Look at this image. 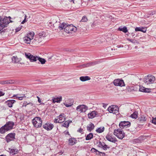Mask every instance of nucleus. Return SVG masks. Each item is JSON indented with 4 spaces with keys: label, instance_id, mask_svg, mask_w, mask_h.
Listing matches in <instances>:
<instances>
[{
    "label": "nucleus",
    "instance_id": "nucleus-1",
    "mask_svg": "<svg viewBox=\"0 0 156 156\" xmlns=\"http://www.w3.org/2000/svg\"><path fill=\"white\" fill-rule=\"evenodd\" d=\"M58 28L60 30L64 29V31L66 33L69 34L72 32H75L77 30V28L72 24L66 25L64 23H60Z\"/></svg>",
    "mask_w": 156,
    "mask_h": 156
},
{
    "label": "nucleus",
    "instance_id": "nucleus-2",
    "mask_svg": "<svg viewBox=\"0 0 156 156\" xmlns=\"http://www.w3.org/2000/svg\"><path fill=\"white\" fill-rule=\"evenodd\" d=\"M11 19V18L10 16L5 17L2 20H1L2 18L0 16V26H1V27H5L9 23L13 22V21L10 20Z\"/></svg>",
    "mask_w": 156,
    "mask_h": 156
},
{
    "label": "nucleus",
    "instance_id": "nucleus-3",
    "mask_svg": "<svg viewBox=\"0 0 156 156\" xmlns=\"http://www.w3.org/2000/svg\"><path fill=\"white\" fill-rule=\"evenodd\" d=\"M34 126L36 128H39L41 126L42 121L41 118L39 117H36L32 120Z\"/></svg>",
    "mask_w": 156,
    "mask_h": 156
},
{
    "label": "nucleus",
    "instance_id": "nucleus-4",
    "mask_svg": "<svg viewBox=\"0 0 156 156\" xmlns=\"http://www.w3.org/2000/svg\"><path fill=\"white\" fill-rule=\"evenodd\" d=\"M155 79V77L154 76L148 75L145 77L144 79V82L147 85L151 84L154 83Z\"/></svg>",
    "mask_w": 156,
    "mask_h": 156
},
{
    "label": "nucleus",
    "instance_id": "nucleus-5",
    "mask_svg": "<svg viewBox=\"0 0 156 156\" xmlns=\"http://www.w3.org/2000/svg\"><path fill=\"white\" fill-rule=\"evenodd\" d=\"M122 129L120 128L115 129L114 132V135L120 139H122L125 136V133Z\"/></svg>",
    "mask_w": 156,
    "mask_h": 156
},
{
    "label": "nucleus",
    "instance_id": "nucleus-6",
    "mask_svg": "<svg viewBox=\"0 0 156 156\" xmlns=\"http://www.w3.org/2000/svg\"><path fill=\"white\" fill-rule=\"evenodd\" d=\"M131 123L128 121H124L121 122L119 123V126L120 128L121 129H125L126 130L129 131V129L128 128L130 126Z\"/></svg>",
    "mask_w": 156,
    "mask_h": 156
},
{
    "label": "nucleus",
    "instance_id": "nucleus-7",
    "mask_svg": "<svg viewBox=\"0 0 156 156\" xmlns=\"http://www.w3.org/2000/svg\"><path fill=\"white\" fill-rule=\"evenodd\" d=\"M15 135V133H10L7 134L5 137L7 143H9L11 141H14L16 140Z\"/></svg>",
    "mask_w": 156,
    "mask_h": 156
},
{
    "label": "nucleus",
    "instance_id": "nucleus-8",
    "mask_svg": "<svg viewBox=\"0 0 156 156\" xmlns=\"http://www.w3.org/2000/svg\"><path fill=\"white\" fill-rule=\"evenodd\" d=\"M119 108L118 106L112 105L108 108V110L110 113H113L114 114H118L119 112Z\"/></svg>",
    "mask_w": 156,
    "mask_h": 156
},
{
    "label": "nucleus",
    "instance_id": "nucleus-9",
    "mask_svg": "<svg viewBox=\"0 0 156 156\" xmlns=\"http://www.w3.org/2000/svg\"><path fill=\"white\" fill-rule=\"evenodd\" d=\"M88 109V107L84 105H79L76 108V110L80 113L85 112Z\"/></svg>",
    "mask_w": 156,
    "mask_h": 156
},
{
    "label": "nucleus",
    "instance_id": "nucleus-10",
    "mask_svg": "<svg viewBox=\"0 0 156 156\" xmlns=\"http://www.w3.org/2000/svg\"><path fill=\"white\" fill-rule=\"evenodd\" d=\"M114 84L115 86L121 87L125 86L124 81L122 80L118 79L115 80L113 81Z\"/></svg>",
    "mask_w": 156,
    "mask_h": 156
},
{
    "label": "nucleus",
    "instance_id": "nucleus-11",
    "mask_svg": "<svg viewBox=\"0 0 156 156\" xmlns=\"http://www.w3.org/2000/svg\"><path fill=\"white\" fill-rule=\"evenodd\" d=\"M25 55L26 58H28L30 62H35L37 60V56H34L30 53H25Z\"/></svg>",
    "mask_w": 156,
    "mask_h": 156
},
{
    "label": "nucleus",
    "instance_id": "nucleus-12",
    "mask_svg": "<svg viewBox=\"0 0 156 156\" xmlns=\"http://www.w3.org/2000/svg\"><path fill=\"white\" fill-rule=\"evenodd\" d=\"M105 138L108 140L112 143H115L117 141L116 138L112 135L108 134L106 136Z\"/></svg>",
    "mask_w": 156,
    "mask_h": 156
},
{
    "label": "nucleus",
    "instance_id": "nucleus-13",
    "mask_svg": "<svg viewBox=\"0 0 156 156\" xmlns=\"http://www.w3.org/2000/svg\"><path fill=\"white\" fill-rule=\"evenodd\" d=\"M43 127L45 129L48 131L51 130L54 127L53 124L51 123H46L43 126Z\"/></svg>",
    "mask_w": 156,
    "mask_h": 156
},
{
    "label": "nucleus",
    "instance_id": "nucleus-14",
    "mask_svg": "<svg viewBox=\"0 0 156 156\" xmlns=\"http://www.w3.org/2000/svg\"><path fill=\"white\" fill-rule=\"evenodd\" d=\"M14 125V123L13 122L9 121L7 122L5 125V127L8 131L11 130L13 128V126Z\"/></svg>",
    "mask_w": 156,
    "mask_h": 156
},
{
    "label": "nucleus",
    "instance_id": "nucleus-15",
    "mask_svg": "<svg viewBox=\"0 0 156 156\" xmlns=\"http://www.w3.org/2000/svg\"><path fill=\"white\" fill-rule=\"evenodd\" d=\"M98 146L99 147L102 148L105 150H107L108 149H109L110 148V147L108 146L104 142H102L100 141Z\"/></svg>",
    "mask_w": 156,
    "mask_h": 156
},
{
    "label": "nucleus",
    "instance_id": "nucleus-16",
    "mask_svg": "<svg viewBox=\"0 0 156 156\" xmlns=\"http://www.w3.org/2000/svg\"><path fill=\"white\" fill-rule=\"evenodd\" d=\"M16 101L14 100H10L5 101V103L9 108H11L13 106V104L15 103Z\"/></svg>",
    "mask_w": 156,
    "mask_h": 156
},
{
    "label": "nucleus",
    "instance_id": "nucleus-17",
    "mask_svg": "<svg viewBox=\"0 0 156 156\" xmlns=\"http://www.w3.org/2000/svg\"><path fill=\"white\" fill-rule=\"evenodd\" d=\"M11 59L12 62L14 63H18L21 60V58H18L16 56H13L12 58Z\"/></svg>",
    "mask_w": 156,
    "mask_h": 156
},
{
    "label": "nucleus",
    "instance_id": "nucleus-18",
    "mask_svg": "<svg viewBox=\"0 0 156 156\" xmlns=\"http://www.w3.org/2000/svg\"><path fill=\"white\" fill-rule=\"evenodd\" d=\"M98 112L95 111H93L90 113L88 114V118L89 119H92L96 116L97 115Z\"/></svg>",
    "mask_w": 156,
    "mask_h": 156
},
{
    "label": "nucleus",
    "instance_id": "nucleus-19",
    "mask_svg": "<svg viewBox=\"0 0 156 156\" xmlns=\"http://www.w3.org/2000/svg\"><path fill=\"white\" fill-rule=\"evenodd\" d=\"M94 124L91 122L87 126V130L88 131L90 132L94 129Z\"/></svg>",
    "mask_w": 156,
    "mask_h": 156
},
{
    "label": "nucleus",
    "instance_id": "nucleus-20",
    "mask_svg": "<svg viewBox=\"0 0 156 156\" xmlns=\"http://www.w3.org/2000/svg\"><path fill=\"white\" fill-rule=\"evenodd\" d=\"M42 37H36L34 39V42L36 44H37L41 42L44 39H42Z\"/></svg>",
    "mask_w": 156,
    "mask_h": 156
},
{
    "label": "nucleus",
    "instance_id": "nucleus-21",
    "mask_svg": "<svg viewBox=\"0 0 156 156\" xmlns=\"http://www.w3.org/2000/svg\"><path fill=\"white\" fill-rule=\"evenodd\" d=\"M8 149L10 153L12 155L16 154L18 153V150L17 149H11L9 148Z\"/></svg>",
    "mask_w": 156,
    "mask_h": 156
},
{
    "label": "nucleus",
    "instance_id": "nucleus-22",
    "mask_svg": "<svg viewBox=\"0 0 156 156\" xmlns=\"http://www.w3.org/2000/svg\"><path fill=\"white\" fill-rule=\"evenodd\" d=\"M76 141V140L75 138H71L69 140V144L71 145H73L75 144Z\"/></svg>",
    "mask_w": 156,
    "mask_h": 156
},
{
    "label": "nucleus",
    "instance_id": "nucleus-23",
    "mask_svg": "<svg viewBox=\"0 0 156 156\" xmlns=\"http://www.w3.org/2000/svg\"><path fill=\"white\" fill-rule=\"evenodd\" d=\"M80 80L83 82H84L86 81L90 80V78L88 76H82L80 77Z\"/></svg>",
    "mask_w": 156,
    "mask_h": 156
},
{
    "label": "nucleus",
    "instance_id": "nucleus-24",
    "mask_svg": "<svg viewBox=\"0 0 156 156\" xmlns=\"http://www.w3.org/2000/svg\"><path fill=\"white\" fill-rule=\"evenodd\" d=\"M139 90L141 92L147 93L149 92L150 91L149 89L146 88L141 86H140Z\"/></svg>",
    "mask_w": 156,
    "mask_h": 156
},
{
    "label": "nucleus",
    "instance_id": "nucleus-25",
    "mask_svg": "<svg viewBox=\"0 0 156 156\" xmlns=\"http://www.w3.org/2000/svg\"><path fill=\"white\" fill-rule=\"evenodd\" d=\"M72 122V121L70 120L66 121L62 125V126L68 128L69 126V124L71 123Z\"/></svg>",
    "mask_w": 156,
    "mask_h": 156
},
{
    "label": "nucleus",
    "instance_id": "nucleus-26",
    "mask_svg": "<svg viewBox=\"0 0 156 156\" xmlns=\"http://www.w3.org/2000/svg\"><path fill=\"white\" fill-rule=\"evenodd\" d=\"M12 83V81L11 80H7L5 81H0V84L2 85L11 84Z\"/></svg>",
    "mask_w": 156,
    "mask_h": 156
},
{
    "label": "nucleus",
    "instance_id": "nucleus-27",
    "mask_svg": "<svg viewBox=\"0 0 156 156\" xmlns=\"http://www.w3.org/2000/svg\"><path fill=\"white\" fill-rule=\"evenodd\" d=\"M118 30L119 31H122L125 33H126L128 32V30L126 27H120L118 28Z\"/></svg>",
    "mask_w": 156,
    "mask_h": 156
},
{
    "label": "nucleus",
    "instance_id": "nucleus-28",
    "mask_svg": "<svg viewBox=\"0 0 156 156\" xmlns=\"http://www.w3.org/2000/svg\"><path fill=\"white\" fill-rule=\"evenodd\" d=\"M8 131L5 125L0 128V133L2 134H4L6 132Z\"/></svg>",
    "mask_w": 156,
    "mask_h": 156
},
{
    "label": "nucleus",
    "instance_id": "nucleus-29",
    "mask_svg": "<svg viewBox=\"0 0 156 156\" xmlns=\"http://www.w3.org/2000/svg\"><path fill=\"white\" fill-rule=\"evenodd\" d=\"M31 38H29L28 37H27L26 36L24 37L23 40L27 44H29L31 42Z\"/></svg>",
    "mask_w": 156,
    "mask_h": 156
},
{
    "label": "nucleus",
    "instance_id": "nucleus-30",
    "mask_svg": "<svg viewBox=\"0 0 156 156\" xmlns=\"http://www.w3.org/2000/svg\"><path fill=\"white\" fill-rule=\"evenodd\" d=\"M62 100V97H57L56 98H54L53 99V101L54 103H59Z\"/></svg>",
    "mask_w": 156,
    "mask_h": 156
},
{
    "label": "nucleus",
    "instance_id": "nucleus-31",
    "mask_svg": "<svg viewBox=\"0 0 156 156\" xmlns=\"http://www.w3.org/2000/svg\"><path fill=\"white\" fill-rule=\"evenodd\" d=\"M65 115L64 113L61 114L59 116V121H62L64 122L65 119L66 118L65 117Z\"/></svg>",
    "mask_w": 156,
    "mask_h": 156
},
{
    "label": "nucleus",
    "instance_id": "nucleus-32",
    "mask_svg": "<svg viewBox=\"0 0 156 156\" xmlns=\"http://www.w3.org/2000/svg\"><path fill=\"white\" fill-rule=\"evenodd\" d=\"M93 137V134L92 133H90L88 134L86 137V140H90Z\"/></svg>",
    "mask_w": 156,
    "mask_h": 156
},
{
    "label": "nucleus",
    "instance_id": "nucleus-33",
    "mask_svg": "<svg viewBox=\"0 0 156 156\" xmlns=\"http://www.w3.org/2000/svg\"><path fill=\"white\" fill-rule=\"evenodd\" d=\"M138 112L136 111H135L131 115L130 117L132 118L136 119L138 117Z\"/></svg>",
    "mask_w": 156,
    "mask_h": 156
},
{
    "label": "nucleus",
    "instance_id": "nucleus-34",
    "mask_svg": "<svg viewBox=\"0 0 156 156\" xmlns=\"http://www.w3.org/2000/svg\"><path fill=\"white\" fill-rule=\"evenodd\" d=\"M37 60H38L42 64H44L46 62V60L44 59L41 58L38 56H37Z\"/></svg>",
    "mask_w": 156,
    "mask_h": 156
},
{
    "label": "nucleus",
    "instance_id": "nucleus-35",
    "mask_svg": "<svg viewBox=\"0 0 156 156\" xmlns=\"http://www.w3.org/2000/svg\"><path fill=\"white\" fill-rule=\"evenodd\" d=\"M46 34L44 32H41L38 34L37 36V37H42V39H44V37L46 36Z\"/></svg>",
    "mask_w": 156,
    "mask_h": 156
},
{
    "label": "nucleus",
    "instance_id": "nucleus-36",
    "mask_svg": "<svg viewBox=\"0 0 156 156\" xmlns=\"http://www.w3.org/2000/svg\"><path fill=\"white\" fill-rule=\"evenodd\" d=\"M105 129V128L104 127H99L97 129L96 131L98 133H100L103 132Z\"/></svg>",
    "mask_w": 156,
    "mask_h": 156
},
{
    "label": "nucleus",
    "instance_id": "nucleus-37",
    "mask_svg": "<svg viewBox=\"0 0 156 156\" xmlns=\"http://www.w3.org/2000/svg\"><path fill=\"white\" fill-rule=\"evenodd\" d=\"M146 118L145 116L142 115L141 116H140V117L139 119L138 120L140 122H144L146 121Z\"/></svg>",
    "mask_w": 156,
    "mask_h": 156
},
{
    "label": "nucleus",
    "instance_id": "nucleus-38",
    "mask_svg": "<svg viewBox=\"0 0 156 156\" xmlns=\"http://www.w3.org/2000/svg\"><path fill=\"white\" fill-rule=\"evenodd\" d=\"M99 61H95L94 62H90L89 63L90 66H94L98 63H99Z\"/></svg>",
    "mask_w": 156,
    "mask_h": 156
},
{
    "label": "nucleus",
    "instance_id": "nucleus-39",
    "mask_svg": "<svg viewBox=\"0 0 156 156\" xmlns=\"http://www.w3.org/2000/svg\"><path fill=\"white\" fill-rule=\"evenodd\" d=\"M34 36V32H30L27 35V37H28L29 38H31V39L32 40Z\"/></svg>",
    "mask_w": 156,
    "mask_h": 156
},
{
    "label": "nucleus",
    "instance_id": "nucleus-40",
    "mask_svg": "<svg viewBox=\"0 0 156 156\" xmlns=\"http://www.w3.org/2000/svg\"><path fill=\"white\" fill-rule=\"evenodd\" d=\"M53 23V22L52 21H50L48 22V24H51V26H52V24H53V26L54 27H55L56 26L57 24H58V26L59 25V22H57V21H56L55 24Z\"/></svg>",
    "mask_w": 156,
    "mask_h": 156
},
{
    "label": "nucleus",
    "instance_id": "nucleus-41",
    "mask_svg": "<svg viewBox=\"0 0 156 156\" xmlns=\"http://www.w3.org/2000/svg\"><path fill=\"white\" fill-rule=\"evenodd\" d=\"M87 20V16H83L82 19L81 20V22H86Z\"/></svg>",
    "mask_w": 156,
    "mask_h": 156
},
{
    "label": "nucleus",
    "instance_id": "nucleus-42",
    "mask_svg": "<svg viewBox=\"0 0 156 156\" xmlns=\"http://www.w3.org/2000/svg\"><path fill=\"white\" fill-rule=\"evenodd\" d=\"M18 95H16L13 96H16L17 98H18L19 100H21L23 99V98L25 96V95L24 94L23 95V96L20 97L18 96Z\"/></svg>",
    "mask_w": 156,
    "mask_h": 156
},
{
    "label": "nucleus",
    "instance_id": "nucleus-43",
    "mask_svg": "<svg viewBox=\"0 0 156 156\" xmlns=\"http://www.w3.org/2000/svg\"><path fill=\"white\" fill-rule=\"evenodd\" d=\"M127 40L128 41H130L131 42L133 43H137V41L136 40H133L131 39L130 38H127Z\"/></svg>",
    "mask_w": 156,
    "mask_h": 156
},
{
    "label": "nucleus",
    "instance_id": "nucleus-44",
    "mask_svg": "<svg viewBox=\"0 0 156 156\" xmlns=\"http://www.w3.org/2000/svg\"><path fill=\"white\" fill-rule=\"evenodd\" d=\"M143 29V27H136L135 28V31H143L142 29Z\"/></svg>",
    "mask_w": 156,
    "mask_h": 156
},
{
    "label": "nucleus",
    "instance_id": "nucleus-45",
    "mask_svg": "<svg viewBox=\"0 0 156 156\" xmlns=\"http://www.w3.org/2000/svg\"><path fill=\"white\" fill-rule=\"evenodd\" d=\"M80 66L83 67V68L90 67L89 63L83 65H81Z\"/></svg>",
    "mask_w": 156,
    "mask_h": 156
},
{
    "label": "nucleus",
    "instance_id": "nucleus-46",
    "mask_svg": "<svg viewBox=\"0 0 156 156\" xmlns=\"http://www.w3.org/2000/svg\"><path fill=\"white\" fill-rule=\"evenodd\" d=\"M29 101H25L23 102V107H26L27 105H28L29 104Z\"/></svg>",
    "mask_w": 156,
    "mask_h": 156
},
{
    "label": "nucleus",
    "instance_id": "nucleus-47",
    "mask_svg": "<svg viewBox=\"0 0 156 156\" xmlns=\"http://www.w3.org/2000/svg\"><path fill=\"white\" fill-rule=\"evenodd\" d=\"M64 105H65L67 107H69L73 105V104L69 103V104H67V103H64Z\"/></svg>",
    "mask_w": 156,
    "mask_h": 156
},
{
    "label": "nucleus",
    "instance_id": "nucleus-48",
    "mask_svg": "<svg viewBox=\"0 0 156 156\" xmlns=\"http://www.w3.org/2000/svg\"><path fill=\"white\" fill-rule=\"evenodd\" d=\"M27 17V15H25L24 19L21 22V24H24L27 21V20H26Z\"/></svg>",
    "mask_w": 156,
    "mask_h": 156
},
{
    "label": "nucleus",
    "instance_id": "nucleus-49",
    "mask_svg": "<svg viewBox=\"0 0 156 156\" xmlns=\"http://www.w3.org/2000/svg\"><path fill=\"white\" fill-rule=\"evenodd\" d=\"M54 122L55 123H61L62 122V121H60L58 119H55L54 120Z\"/></svg>",
    "mask_w": 156,
    "mask_h": 156
},
{
    "label": "nucleus",
    "instance_id": "nucleus-50",
    "mask_svg": "<svg viewBox=\"0 0 156 156\" xmlns=\"http://www.w3.org/2000/svg\"><path fill=\"white\" fill-rule=\"evenodd\" d=\"M21 28H21V27H17V28H16V32H19L21 30Z\"/></svg>",
    "mask_w": 156,
    "mask_h": 156
},
{
    "label": "nucleus",
    "instance_id": "nucleus-51",
    "mask_svg": "<svg viewBox=\"0 0 156 156\" xmlns=\"http://www.w3.org/2000/svg\"><path fill=\"white\" fill-rule=\"evenodd\" d=\"M91 151L93 153L96 152V151H97V150L94 148H92L91 149Z\"/></svg>",
    "mask_w": 156,
    "mask_h": 156
},
{
    "label": "nucleus",
    "instance_id": "nucleus-52",
    "mask_svg": "<svg viewBox=\"0 0 156 156\" xmlns=\"http://www.w3.org/2000/svg\"><path fill=\"white\" fill-rule=\"evenodd\" d=\"M152 123L156 125V118L153 119L152 120Z\"/></svg>",
    "mask_w": 156,
    "mask_h": 156
},
{
    "label": "nucleus",
    "instance_id": "nucleus-53",
    "mask_svg": "<svg viewBox=\"0 0 156 156\" xmlns=\"http://www.w3.org/2000/svg\"><path fill=\"white\" fill-rule=\"evenodd\" d=\"M105 154L104 152H101L100 154L99 155L100 156H105Z\"/></svg>",
    "mask_w": 156,
    "mask_h": 156
},
{
    "label": "nucleus",
    "instance_id": "nucleus-54",
    "mask_svg": "<svg viewBox=\"0 0 156 156\" xmlns=\"http://www.w3.org/2000/svg\"><path fill=\"white\" fill-rule=\"evenodd\" d=\"M5 93L2 91H0V97L4 95Z\"/></svg>",
    "mask_w": 156,
    "mask_h": 156
},
{
    "label": "nucleus",
    "instance_id": "nucleus-55",
    "mask_svg": "<svg viewBox=\"0 0 156 156\" xmlns=\"http://www.w3.org/2000/svg\"><path fill=\"white\" fill-rule=\"evenodd\" d=\"M28 105H30L31 106H32L34 105V104L32 102H29Z\"/></svg>",
    "mask_w": 156,
    "mask_h": 156
},
{
    "label": "nucleus",
    "instance_id": "nucleus-56",
    "mask_svg": "<svg viewBox=\"0 0 156 156\" xmlns=\"http://www.w3.org/2000/svg\"><path fill=\"white\" fill-rule=\"evenodd\" d=\"M142 30L143 31H141L143 32V33H145L146 31V29H145L143 27Z\"/></svg>",
    "mask_w": 156,
    "mask_h": 156
},
{
    "label": "nucleus",
    "instance_id": "nucleus-57",
    "mask_svg": "<svg viewBox=\"0 0 156 156\" xmlns=\"http://www.w3.org/2000/svg\"><path fill=\"white\" fill-rule=\"evenodd\" d=\"M82 131L83 129L81 128L79 129L78 130V131L80 133H82Z\"/></svg>",
    "mask_w": 156,
    "mask_h": 156
},
{
    "label": "nucleus",
    "instance_id": "nucleus-58",
    "mask_svg": "<svg viewBox=\"0 0 156 156\" xmlns=\"http://www.w3.org/2000/svg\"><path fill=\"white\" fill-rule=\"evenodd\" d=\"M101 152L97 150V151H96V154L97 155H99L100 154Z\"/></svg>",
    "mask_w": 156,
    "mask_h": 156
},
{
    "label": "nucleus",
    "instance_id": "nucleus-59",
    "mask_svg": "<svg viewBox=\"0 0 156 156\" xmlns=\"http://www.w3.org/2000/svg\"><path fill=\"white\" fill-rule=\"evenodd\" d=\"M129 156H137L135 154H131L129 155Z\"/></svg>",
    "mask_w": 156,
    "mask_h": 156
},
{
    "label": "nucleus",
    "instance_id": "nucleus-60",
    "mask_svg": "<svg viewBox=\"0 0 156 156\" xmlns=\"http://www.w3.org/2000/svg\"><path fill=\"white\" fill-rule=\"evenodd\" d=\"M141 156H147V155L146 154H143Z\"/></svg>",
    "mask_w": 156,
    "mask_h": 156
},
{
    "label": "nucleus",
    "instance_id": "nucleus-61",
    "mask_svg": "<svg viewBox=\"0 0 156 156\" xmlns=\"http://www.w3.org/2000/svg\"><path fill=\"white\" fill-rule=\"evenodd\" d=\"M38 102L39 103H41V100L40 99V98H38Z\"/></svg>",
    "mask_w": 156,
    "mask_h": 156
},
{
    "label": "nucleus",
    "instance_id": "nucleus-62",
    "mask_svg": "<svg viewBox=\"0 0 156 156\" xmlns=\"http://www.w3.org/2000/svg\"><path fill=\"white\" fill-rule=\"evenodd\" d=\"M1 26H0V31H1V30H2L4 28V27H1Z\"/></svg>",
    "mask_w": 156,
    "mask_h": 156
},
{
    "label": "nucleus",
    "instance_id": "nucleus-63",
    "mask_svg": "<svg viewBox=\"0 0 156 156\" xmlns=\"http://www.w3.org/2000/svg\"><path fill=\"white\" fill-rule=\"evenodd\" d=\"M95 25V23L94 22L92 25V27H94Z\"/></svg>",
    "mask_w": 156,
    "mask_h": 156
},
{
    "label": "nucleus",
    "instance_id": "nucleus-64",
    "mask_svg": "<svg viewBox=\"0 0 156 156\" xmlns=\"http://www.w3.org/2000/svg\"><path fill=\"white\" fill-rule=\"evenodd\" d=\"M65 134H68L69 135H70V134H69V132L68 131H67L66 133H65Z\"/></svg>",
    "mask_w": 156,
    "mask_h": 156
}]
</instances>
